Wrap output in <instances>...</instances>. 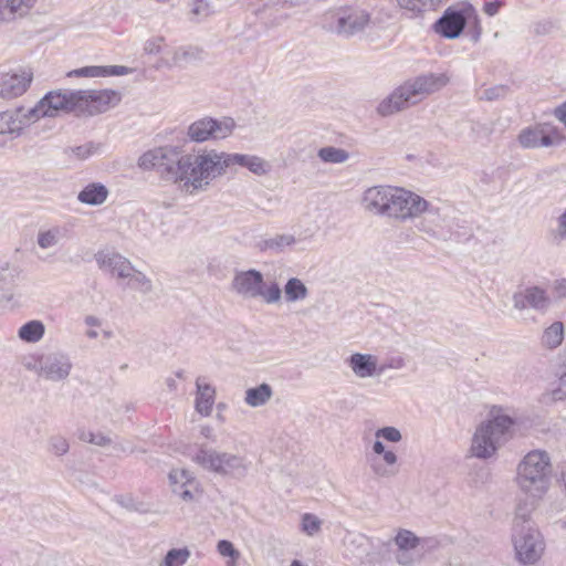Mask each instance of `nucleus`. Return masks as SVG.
Returning a JSON list of instances; mask_svg holds the SVG:
<instances>
[{"label":"nucleus","instance_id":"0e129e2a","mask_svg":"<svg viewBox=\"0 0 566 566\" xmlns=\"http://www.w3.org/2000/svg\"><path fill=\"white\" fill-rule=\"evenodd\" d=\"M386 366V369L388 368H395L400 369L405 366V360L401 357L391 358L388 364H382Z\"/></svg>","mask_w":566,"mask_h":566},{"label":"nucleus","instance_id":"c756f323","mask_svg":"<svg viewBox=\"0 0 566 566\" xmlns=\"http://www.w3.org/2000/svg\"><path fill=\"white\" fill-rule=\"evenodd\" d=\"M380 460H375L373 471L377 476L391 478L398 473V457L391 450H386L380 454Z\"/></svg>","mask_w":566,"mask_h":566},{"label":"nucleus","instance_id":"72a5a7b5","mask_svg":"<svg viewBox=\"0 0 566 566\" xmlns=\"http://www.w3.org/2000/svg\"><path fill=\"white\" fill-rule=\"evenodd\" d=\"M308 296V289L297 277H291L284 285V297L287 303L302 302Z\"/></svg>","mask_w":566,"mask_h":566},{"label":"nucleus","instance_id":"de8ad7c7","mask_svg":"<svg viewBox=\"0 0 566 566\" xmlns=\"http://www.w3.org/2000/svg\"><path fill=\"white\" fill-rule=\"evenodd\" d=\"M302 531L310 536H314L321 530L322 521L311 513H305L302 516Z\"/></svg>","mask_w":566,"mask_h":566},{"label":"nucleus","instance_id":"37998d69","mask_svg":"<svg viewBox=\"0 0 566 566\" xmlns=\"http://www.w3.org/2000/svg\"><path fill=\"white\" fill-rule=\"evenodd\" d=\"M19 276V271L15 266L4 262L0 264V290L9 289L14 284Z\"/></svg>","mask_w":566,"mask_h":566},{"label":"nucleus","instance_id":"774afa93","mask_svg":"<svg viewBox=\"0 0 566 566\" xmlns=\"http://www.w3.org/2000/svg\"><path fill=\"white\" fill-rule=\"evenodd\" d=\"M373 451H374L376 454L380 455L381 453H384V452L386 451V449H385V446L382 444V442H380V441L376 440V441L374 442V446H373Z\"/></svg>","mask_w":566,"mask_h":566},{"label":"nucleus","instance_id":"f257e3e1","mask_svg":"<svg viewBox=\"0 0 566 566\" xmlns=\"http://www.w3.org/2000/svg\"><path fill=\"white\" fill-rule=\"evenodd\" d=\"M138 167L155 170L187 195L206 191L223 176L220 151L207 148L184 153L178 146L157 147L139 157Z\"/></svg>","mask_w":566,"mask_h":566},{"label":"nucleus","instance_id":"052dcab7","mask_svg":"<svg viewBox=\"0 0 566 566\" xmlns=\"http://www.w3.org/2000/svg\"><path fill=\"white\" fill-rule=\"evenodd\" d=\"M112 443V440L109 437L105 436L102 432H95L93 444L98 447H106Z\"/></svg>","mask_w":566,"mask_h":566},{"label":"nucleus","instance_id":"4c0bfd02","mask_svg":"<svg viewBox=\"0 0 566 566\" xmlns=\"http://www.w3.org/2000/svg\"><path fill=\"white\" fill-rule=\"evenodd\" d=\"M127 285L143 294H148L153 291V283L149 277L146 276L142 271L137 270L132 265V271L126 279Z\"/></svg>","mask_w":566,"mask_h":566},{"label":"nucleus","instance_id":"680f3d73","mask_svg":"<svg viewBox=\"0 0 566 566\" xmlns=\"http://www.w3.org/2000/svg\"><path fill=\"white\" fill-rule=\"evenodd\" d=\"M554 116L566 127V102L555 108Z\"/></svg>","mask_w":566,"mask_h":566},{"label":"nucleus","instance_id":"b1692460","mask_svg":"<svg viewBox=\"0 0 566 566\" xmlns=\"http://www.w3.org/2000/svg\"><path fill=\"white\" fill-rule=\"evenodd\" d=\"M385 370L386 366L379 364L377 356L356 353V377H379Z\"/></svg>","mask_w":566,"mask_h":566},{"label":"nucleus","instance_id":"423d86ee","mask_svg":"<svg viewBox=\"0 0 566 566\" xmlns=\"http://www.w3.org/2000/svg\"><path fill=\"white\" fill-rule=\"evenodd\" d=\"M513 423V419L504 415L482 421L472 436L470 454L482 460L494 457L510 439Z\"/></svg>","mask_w":566,"mask_h":566},{"label":"nucleus","instance_id":"a211bd4d","mask_svg":"<svg viewBox=\"0 0 566 566\" xmlns=\"http://www.w3.org/2000/svg\"><path fill=\"white\" fill-rule=\"evenodd\" d=\"M94 259L99 270L118 280H126L132 271V262L113 250H99Z\"/></svg>","mask_w":566,"mask_h":566},{"label":"nucleus","instance_id":"8fccbe9b","mask_svg":"<svg viewBox=\"0 0 566 566\" xmlns=\"http://www.w3.org/2000/svg\"><path fill=\"white\" fill-rule=\"evenodd\" d=\"M217 551L221 556L230 557L232 559L231 563H228V566H235V560L240 557V552L234 548L231 542L227 539L219 541Z\"/></svg>","mask_w":566,"mask_h":566},{"label":"nucleus","instance_id":"39448f33","mask_svg":"<svg viewBox=\"0 0 566 566\" xmlns=\"http://www.w3.org/2000/svg\"><path fill=\"white\" fill-rule=\"evenodd\" d=\"M530 513L525 505L520 503L516 506L511 535L515 558L525 566L536 564L545 551L544 537L530 518Z\"/></svg>","mask_w":566,"mask_h":566},{"label":"nucleus","instance_id":"7c9ffc66","mask_svg":"<svg viewBox=\"0 0 566 566\" xmlns=\"http://www.w3.org/2000/svg\"><path fill=\"white\" fill-rule=\"evenodd\" d=\"M273 396V389L269 384H261L245 390L244 402L252 408L265 406Z\"/></svg>","mask_w":566,"mask_h":566},{"label":"nucleus","instance_id":"f3484780","mask_svg":"<svg viewBox=\"0 0 566 566\" xmlns=\"http://www.w3.org/2000/svg\"><path fill=\"white\" fill-rule=\"evenodd\" d=\"M33 81V73L29 69L6 73L0 76V97L13 99L22 96Z\"/></svg>","mask_w":566,"mask_h":566},{"label":"nucleus","instance_id":"dca6fc26","mask_svg":"<svg viewBox=\"0 0 566 566\" xmlns=\"http://www.w3.org/2000/svg\"><path fill=\"white\" fill-rule=\"evenodd\" d=\"M321 24L328 32L350 36L354 31V10L350 7L328 10L322 15Z\"/></svg>","mask_w":566,"mask_h":566},{"label":"nucleus","instance_id":"9d476101","mask_svg":"<svg viewBox=\"0 0 566 566\" xmlns=\"http://www.w3.org/2000/svg\"><path fill=\"white\" fill-rule=\"evenodd\" d=\"M235 128V122L231 117L220 119L202 117L188 126L187 136L191 142H217L229 137Z\"/></svg>","mask_w":566,"mask_h":566},{"label":"nucleus","instance_id":"49530a36","mask_svg":"<svg viewBox=\"0 0 566 566\" xmlns=\"http://www.w3.org/2000/svg\"><path fill=\"white\" fill-rule=\"evenodd\" d=\"M356 546L368 560H371L377 553V546L374 541L365 535H359L356 538Z\"/></svg>","mask_w":566,"mask_h":566},{"label":"nucleus","instance_id":"bb28decb","mask_svg":"<svg viewBox=\"0 0 566 566\" xmlns=\"http://www.w3.org/2000/svg\"><path fill=\"white\" fill-rule=\"evenodd\" d=\"M14 117L17 118V128L18 135H21L25 127H29L31 124L38 122L39 119L45 117V114L38 102L33 107L25 108L23 106L17 107L13 109Z\"/></svg>","mask_w":566,"mask_h":566},{"label":"nucleus","instance_id":"393cba45","mask_svg":"<svg viewBox=\"0 0 566 566\" xmlns=\"http://www.w3.org/2000/svg\"><path fill=\"white\" fill-rule=\"evenodd\" d=\"M397 6L410 12L413 17H422L428 12H434L449 0H396Z\"/></svg>","mask_w":566,"mask_h":566},{"label":"nucleus","instance_id":"f8f14e48","mask_svg":"<svg viewBox=\"0 0 566 566\" xmlns=\"http://www.w3.org/2000/svg\"><path fill=\"white\" fill-rule=\"evenodd\" d=\"M562 142L563 136L559 130L546 123L527 126L517 135L518 145L525 149L554 147Z\"/></svg>","mask_w":566,"mask_h":566},{"label":"nucleus","instance_id":"864d4df0","mask_svg":"<svg viewBox=\"0 0 566 566\" xmlns=\"http://www.w3.org/2000/svg\"><path fill=\"white\" fill-rule=\"evenodd\" d=\"M191 13L197 19H202L211 14L209 2L205 0H193L191 4Z\"/></svg>","mask_w":566,"mask_h":566},{"label":"nucleus","instance_id":"a18cd8bd","mask_svg":"<svg viewBox=\"0 0 566 566\" xmlns=\"http://www.w3.org/2000/svg\"><path fill=\"white\" fill-rule=\"evenodd\" d=\"M99 145H96L93 142H88L80 146L70 147L66 150V154L78 160H84L97 153Z\"/></svg>","mask_w":566,"mask_h":566},{"label":"nucleus","instance_id":"c9c22d12","mask_svg":"<svg viewBox=\"0 0 566 566\" xmlns=\"http://www.w3.org/2000/svg\"><path fill=\"white\" fill-rule=\"evenodd\" d=\"M564 339V325L562 322H554L548 326L542 336V344L549 349L557 348Z\"/></svg>","mask_w":566,"mask_h":566},{"label":"nucleus","instance_id":"f03ea898","mask_svg":"<svg viewBox=\"0 0 566 566\" xmlns=\"http://www.w3.org/2000/svg\"><path fill=\"white\" fill-rule=\"evenodd\" d=\"M361 207L377 216L398 221L413 220L428 213L438 217L439 210L419 195L403 188L375 186L368 188L361 198Z\"/></svg>","mask_w":566,"mask_h":566},{"label":"nucleus","instance_id":"a19ab883","mask_svg":"<svg viewBox=\"0 0 566 566\" xmlns=\"http://www.w3.org/2000/svg\"><path fill=\"white\" fill-rule=\"evenodd\" d=\"M190 557V551L187 547L172 548L167 552L159 566H184Z\"/></svg>","mask_w":566,"mask_h":566},{"label":"nucleus","instance_id":"5fc2aeb1","mask_svg":"<svg viewBox=\"0 0 566 566\" xmlns=\"http://www.w3.org/2000/svg\"><path fill=\"white\" fill-rule=\"evenodd\" d=\"M506 94L505 86H494L483 90L480 95V99L494 101L503 97Z\"/></svg>","mask_w":566,"mask_h":566},{"label":"nucleus","instance_id":"2f4dec72","mask_svg":"<svg viewBox=\"0 0 566 566\" xmlns=\"http://www.w3.org/2000/svg\"><path fill=\"white\" fill-rule=\"evenodd\" d=\"M296 239L293 234H275L274 237L261 240L258 248L261 251H272L274 253L283 252L287 247L295 244Z\"/></svg>","mask_w":566,"mask_h":566},{"label":"nucleus","instance_id":"6ab92c4d","mask_svg":"<svg viewBox=\"0 0 566 566\" xmlns=\"http://www.w3.org/2000/svg\"><path fill=\"white\" fill-rule=\"evenodd\" d=\"M172 492L186 502L198 499L201 494L199 483L192 474L185 469H174L169 473Z\"/></svg>","mask_w":566,"mask_h":566},{"label":"nucleus","instance_id":"a878e982","mask_svg":"<svg viewBox=\"0 0 566 566\" xmlns=\"http://www.w3.org/2000/svg\"><path fill=\"white\" fill-rule=\"evenodd\" d=\"M108 189L99 182L88 184L77 195V200L88 206H99L106 201Z\"/></svg>","mask_w":566,"mask_h":566},{"label":"nucleus","instance_id":"6e6552de","mask_svg":"<svg viewBox=\"0 0 566 566\" xmlns=\"http://www.w3.org/2000/svg\"><path fill=\"white\" fill-rule=\"evenodd\" d=\"M25 368L46 381L63 382L70 377L73 363L69 354L57 350L33 356Z\"/></svg>","mask_w":566,"mask_h":566},{"label":"nucleus","instance_id":"ea45409f","mask_svg":"<svg viewBox=\"0 0 566 566\" xmlns=\"http://www.w3.org/2000/svg\"><path fill=\"white\" fill-rule=\"evenodd\" d=\"M36 2L38 0H1V3L6 6L13 20L25 17Z\"/></svg>","mask_w":566,"mask_h":566},{"label":"nucleus","instance_id":"c85d7f7f","mask_svg":"<svg viewBox=\"0 0 566 566\" xmlns=\"http://www.w3.org/2000/svg\"><path fill=\"white\" fill-rule=\"evenodd\" d=\"M14 117L17 118V128L18 135H21L25 127H29L31 124L38 122L39 119L45 117V114L38 102L33 107L25 108L23 106L17 107L13 109Z\"/></svg>","mask_w":566,"mask_h":566},{"label":"nucleus","instance_id":"58836bf2","mask_svg":"<svg viewBox=\"0 0 566 566\" xmlns=\"http://www.w3.org/2000/svg\"><path fill=\"white\" fill-rule=\"evenodd\" d=\"M223 176L235 166L248 167L249 154L220 151Z\"/></svg>","mask_w":566,"mask_h":566},{"label":"nucleus","instance_id":"7ed1b4c3","mask_svg":"<svg viewBox=\"0 0 566 566\" xmlns=\"http://www.w3.org/2000/svg\"><path fill=\"white\" fill-rule=\"evenodd\" d=\"M449 82L450 77L447 73H426L409 78L382 98L378 103L376 112L381 117L403 112L422 102L429 95L441 91Z\"/></svg>","mask_w":566,"mask_h":566},{"label":"nucleus","instance_id":"c03bdc74","mask_svg":"<svg viewBox=\"0 0 566 566\" xmlns=\"http://www.w3.org/2000/svg\"><path fill=\"white\" fill-rule=\"evenodd\" d=\"M247 169L253 175L262 177L271 171L272 166L264 158L256 155H250Z\"/></svg>","mask_w":566,"mask_h":566},{"label":"nucleus","instance_id":"473e14b6","mask_svg":"<svg viewBox=\"0 0 566 566\" xmlns=\"http://www.w3.org/2000/svg\"><path fill=\"white\" fill-rule=\"evenodd\" d=\"M44 333V324L41 321L33 319L19 328L18 336L25 343H38L43 338Z\"/></svg>","mask_w":566,"mask_h":566},{"label":"nucleus","instance_id":"412c9836","mask_svg":"<svg viewBox=\"0 0 566 566\" xmlns=\"http://www.w3.org/2000/svg\"><path fill=\"white\" fill-rule=\"evenodd\" d=\"M202 51L195 46H180L168 52L167 56H163L158 66L181 67L192 61L201 59Z\"/></svg>","mask_w":566,"mask_h":566},{"label":"nucleus","instance_id":"09e8293b","mask_svg":"<svg viewBox=\"0 0 566 566\" xmlns=\"http://www.w3.org/2000/svg\"><path fill=\"white\" fill-rule=\"evenodd\" d=\"M49 450L56 457L66 454L70 450V444L66 438L62 436H53L49 440Z\"/></svg>","mask_w":566,"mask_h":566},{"label":"nucleus","instance_id":"bf43d9fd","mask_svg":"<svg viewBox=\"0 0 566 566\" xmlns=\"http://www.w3.org/2000/svg\"><path fill=\"white\" fill-rule=\"evenodd\" d=\"M556 237L566 240V210L557 219Z\"/></svg>","mask_w":566,"mask_h":566},{"label":"nucleus","instance_id":"4468645a","mask_svg":"<svg viewBox=\"0 0 566 566\" xmlns=\"http://www.w3.org/2000/svg\"><path fill=\"white\" fill-rule=\"evenodd\" d=\"M472 12L473 8L470 4H465L461 9L449 7L433 24V29L447 39H455L462 33Z\"/></svg>","mask_w":566,"mask_h":566},{"label":"nucleus","instance_id":"9b49d317","mask_svg":"<svg viewBox=\"0 0 566 566\" xmlns=\"http://www.w3.org/2000/svg\"><path fill=\"white\" fill-rule=\"evenodd\" d=\"M119 101V94L113 90H77L76 116L105 113Z\"/></svg>","mask_w":566,"mask_h":566},{"label":"nucleus","instance_id":"ddd939ff","mask_svg":"<svg viewBox=\"0 0 566 566\" xmlns=\"http://www.w3.org/2000/svg\"><path fill=\"white\" fill-rule=\"evenodd\" d=\"M396 546L395 560L401 566H412L421 559L419 546L423 542L413 532L399 528L392 538Z\"/></svg>","mask_w":566,"mask_h":566},{"label":"nucleus","instance_id":"603ef678","mask_svg":"<svg viewBox=\"0 0 566 566\" xmlns=\"http://www.w3.org/2000/svg\"><path fill=\"white\" fill-rule=\"evenodd\" d=\"M376 438H382L389 442H399L402 439L401 432L395 427H384L376 431Z\"/></svg>","mask_w":566,"mask_h":566},{"label":"nucleus","instance_id":"13d9d810","mask_svg":"<svg viewBox=\"0 0 566 566\" xmlns=\"http://www.w3.org/2000/svg\"><path fill=\"white\" fill-rule=\"evenodd\" d=\"M417 229L427 234L433 235L436 233L432 220L428 217H423L417 224Z\"/></svg>","mask_w":566,"mask_h":566},{"label":"nucleus","instance_id":"0eeeda50","mask_svg":"<svg viewBox=\"0 0 566 566\" xmlns=\"http://www.w3.org/2000/svg\"><path fill=\"white\" fill-rule=\"evenodd\" d=\"M231 289L244 298L262 297L266 304H276L282 300L279 284L273 282L265 287L263 274L254 269L235 272Z\"/></svg>","mask_w":566,"mask_h":566},{"label":"nucleus","instance_id":"3c124183","mask_svg":"<svg viewBox=\"0 0 566 566\" xmlns=\"http://www.w3.org/2000/svg\"><path fill=\"white\" fill-rule=\"evenodd\" d=\"M105 67L103 66H84L69 73V76L78 77H104Z\"/></svg>","mask_w":566,"mask_h":566},{"label":"nucleus","instance_id":"338daca9","mask_svg":"<svg viewBox=\"0 0 566 566\" xmlns=\"http://www.w3.org/2000/svg\"><path fill=\"white\" fill-rule=\"evenodd\" d=\"M485 13L489 15H494L499 10V4L495 2H489L485 4Z\"/></svg>","mask_w":566,"mask_h":566},{"label":"nucleus","instance_id":"69168bd1","mask_svg":"<svg viewBox=\"0 0 566 566\" xmlns=\"http://www.w3.org/2000/svg\"><path fill=\"white\" fill-rule=\"evenodd\" d=\"M114 452H132V449L128 446H125L123 442H116L113 444Z\"/></svg>","mask_w":566,"mask_h":566},{"label":"nucleus","instance_id":"2eb2a0df","mask_svg":"<svg viewBox=\"0 0 566 566\" xmlns=\"http://www.w3.org/2000/svg\"><path fill=\"white\" fill-rule=\"evenodd\" d=\"M77 91L56 90L46 93L39 102L45 117H56L61 113L76 115Z\"/></svg>","mask_w":566,"mask_h":566},{"label":"nucleus","instance_id":"aec40b11","mask_svg":"<svg viewBox=\"0 0 566 566\" xmlns=\"http://www.w3.org/2000/svg\"><path fill=\"white\" fill-rule=\"evenodd\" d=\"M549 303L546 291L538 286L526 287L523 292L514 295V306L518 310L530 306L537 311H545Z\"/></svg>","mask_w":566,"mask_h":566},{"label":"nucleus","instance_id":"e433bc0d","mask_svg":"<svg viewBox=\"0 0 566 566\" xmlns=\"http://www.w3.org/2000/svg\"><path fill=\"white\" fill-rule=\"evenodd\" d=\"M317 157L325 164H343L350 158V154L342 148L326 146L318 149Z\"/></svg>","mask_w":566,"mask_h":566},{"label":"nucleus","instance_id":"6e6d98bb","mask_svg":"<svg viewBox=\"0 0 566 566\" xmlns=\"http://www.w3.org/2000/svg\"><path fill=\"white\" fill-rule=\"evenodd\" d=\"M163 38L150 39L145 43V52L148 54H159L163 51Z\"/></svg>","mask_w":566,"mask_h":566},{"label":"nucleus","instance_id":"20e7f679","mask_svg":"<svg viewBox=\"0 0 566 566\" xmlns=\"http://www.w3.org/2000/svg\"><path fill=\"white\" fill-rule=\"evenodd\" d=\"M552 460L544 450L527 452L516 467L515 483L533 510L547 494L552 483Z\"/></svg>","mask_w":566,"mask_h":566},{"label":"nucleus","instance_id":"5701e85b","mask_svg":"<svg viewBox=\"0 0 566 566\" xmlns=\"http://www.w3.org/2000/svg\"><path fill=\"white\" fill-rule=\"evenodd\" d=\"M555 375L557 380L552 384V387L542 396V401L552 403L563 401L566 399V356L562 358L556 367Z\"/></svg>","mask_w":566,"mask_h":566},{"label":"nucleus","instance_id":"f704fd0d","mask_svg":"<svg viewBox=\"0 0 566 566\" xmlns=\"http://www.w3.org/2000/svg\"><path fill=\"white\" fill-rule=\"evenodd\" d=\"M63 238L64 230L55 226L48 229H40L36 235V243L41 249L48 250L57 245Z\"/></svg>","mask_w":566,"mask_h":566},{"label":"nucleus","instance_id":"4d7b16f0","mask_svg":"<svg viewBox=\"0 0 566 566\" xmlns=\"http://www.w3.org/2000/svg\"><path fill=\"white\" fill-rule=\"evenodd\" d=\"M104 67H105L104 77L122 76V75H126L129 73V69L126 66H123V65H109V66H104Z\"/></svg>","mask_w":566,"mask_h":566},{"label":"nucleus","instance_id":"cd10ccee","mask_svg":"<svg viewBox=\"0 0 566 566\" xmlns=\"http://www.w3.org/2000/svg\"><path fill=\"white\" fill-rule=\"evenodd\" d=\"M14 117L17 118V128L18 135H21L25 127H29L31 124L38 122L39 119L45 117V114L38 102L33 107L25 108L23 106L17 107L13 109Z\"/></svg>","mask_w":566,"mask_h":566},{"label":"nucleus","instance_id":"1a4fd4ad","mask_svg":"<svg viewBox=\"0 0 566 566\" xmlns=\"http://www.w3.org/2000/svg\"><path fill=\"white\" fill-rule=\"evenodd\" d=\"M191 459L202 469L222 475L243 476L247 472L243 458L228 452L199 447L191 454Z\"/></svg>","mask_w":566,"mask_h":566},{"label":"nucleus","instance_id":"4be33fe9","mask_svg":"<svg viewBox=\"0 0 566 566\" xmlns=\"http://www.w3.org/2000/svg\"><path fill=\"white\" fill-rule=\"evenodd\" d=\"M202 380L201 377L196 379L195 409L202 417H208L211 415L216 401V388Z\"/></svg>","mask_w":566,"mask_h":566},{"label":"nucleus","instance_id":"e2e57ef3","mask_svg":"<svg viewBox=\"0 0 566 566\" xmlns=\"http://www.w3.org/2000/svg\"><path fill=\"white\" fill-rule=\"evenodd\" d=\"M369 22V14L366 11H360L358 15H356V29L363 28Z\"/></svg>","mask_w":566,"mask_h":566},{"label":"nucleus","instance_id":"79ce46f5","mask_svg":"<svg viewBox=\"0 0 566 566\" xmlns=\"http://www.w3.org/2000/svg\"><path fill=\"white\" fill-rule=\"evenodd\" d=\"M17 118L13 109L0 112V135H18Z\"/></svg>","mask_w":566,"mask_h":566}]
</instances>
